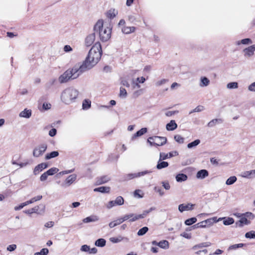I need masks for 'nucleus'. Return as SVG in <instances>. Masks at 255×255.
I'll list each match as a JSON object with an SVG mask.
<instances>
[{
    "instance_id": "32",
    "label": "nucleus",
    "mask_w": 255,
    "mask_h": 255,
    "mask_svg": "<svg viewBox=\"0 0 255 255\" xmlns=\"http://www.w3.org/2000/svg\"><path fill=\"white\" fill-rule=\"evenodd\" d=\"M106 241L104 239H99L97 240L95 243V245L97 247H103L106 245Z\"/></svg>"
},
{
    "instance_id": "19",
    "label": "nucleus",
    "mask_w": 255,
    "mask_h": 255,
    "mask_svg": "<svg viewBox=\"0 0 255 255\" xmlns=\"http://www.w3.org/2000/svg\"><path fill=\"white\" fill-rule=\"evenodd\" d=\"M209 175L208 171L205 169L199 170L196 174V177L199 179H204Z\"/></svg>"
},
{
    "instance_id": "58",
    "label": "nucleus",
    "mask_w": 255,
    "mask_h": 255,
    "mask_svg": "<svg viewBox=\"0 0 255 255\" xmlns=\"http://www.w3.org/2000/svg\"><path fill=\"white\" fill-rule=\"evenodd\" d=\"M63 49L65 52H70L72 51L73 50L72 47L69 45H65Z\"/></svg>"
},
{
    "instance_id": "37",
    "label": "nucleus",
    "mask_w": 255,
    "mask_h": 255,
    "mask_svg": "<svg viewBox=\"0 0 255 255\" xmlns=\"http://www.w3.org/2000/svg\"><path fill=\"white\" fill-rule=\"evenodd\" d=\"M132 215H133V216H132V217L130 218V219L129 220L130 222H134V221H135L139 219L144 218V215H141V214L135 215L134 214H132Z\"/></svg>"
},
{
    "instance_id": "49",
    "label": "nucleus",
    "mask_w": 255,
    "mask_h": 255,
    "mask_svg": "<svg viewBox=\"0 0 255 255\" xmlns=\"http://www.w3.org/2000/svg\"><path fill=\"white\" fill-rule=\"evenodd\" d=\"M218 122H222V120L218 119H213L208 124V126L210 127H212L215 126Z\"/></svg>"
},
{
    "instance_id": "23",
    "label": "nucleus",
    "mask_w": 255,
    "mask_h": 255,
    "mask_svg": "<svg viewBox=\"0 0 255 255\" xmlns=\"http://www.w3.org/2000/svg\"><path fill=\"white\" fill-rule=\"evenodd\" d=\"M31 116V111L30 110L24 109L23 111L21 112L19 116L22 118H29Z\"/></svg>"
},
{
    "instance_id": "15",
    "label": "nucleus",
    "mask_w": 255,
    "mask_h": 255,
    "mask_svg": "<svg viewBox=\"0 0 255 255\" xmlns=\"http://www.w3.org/2000/svg\"><path fill=\"white\" fill-rule=\"evenodd\" d=\"M95 39V32L89 34L85 39V44L87 46H91Z\"/></svg>"
},
{
    "instance_id": "55",
    "label": "nucleus",
    "mask_w": 255,
    "mask_h": 255,
    "mask_svg": "<svg viewBox=\"0 0 255 255\" xmlns=\"http://www.w3.org/2000/svg\"><path fill=\"white\" fill-rule=\"evenodd\" d=\"M243 215L246 218H249L250 219H253L255 218L254 215L251 212H247L245 214H243Z\"/></svg>"
},
{
    "instance_id": "11",
    "label": "nucleus",
    "mask_w": 255,
    "mask_h": 255,
    "mask_svg": "<svg viewBox=\"0 0 255 255\" xmlns=\"http://www.w3.org/2000/svg\"><path fill=\"white\" fill-rule=\"evenodd\" d=\"M151 171L150 170H145L142 172H139L136 173H130L127 175L126 179L128 180H130L134 178L139 177L142 176H144L145 174H149L151 173Z\"/></svg>"
},
{
    "instance_id": "35",
    "label": "nucleus",
    "mask_w": 255,
    "mask_h": 255,
    "mask_svg": "<svg viewBox=\"0 0 255 255\" xmlns=\"http://www.w3.org/2000/svg\"><path fill=\"white\" fill-rule=\"evenodd\" d=\"M252 43V40L249 38H245V39L241 40V41H238L237 42V44L238 45H240V44H251Z\"/></svg>"
},
{
    "instance_id": "2",
    "label": "nucleus",
    "mask_w": 255,
    "mask_h": 255,
    "mask_svg": "<svg viewBox=\"0 0 255 255\" xmlns=\"http://www.w3.org/2000/svg\"><path fill=\"white\" fill-rule=\"evenodd\" d=\"M95 32H98L100 40L103 42L107 41L111 36L112 28L110 26L104 28V22L102 19H99L94 26Z\"/></svg>"
},
{
    "instance_id": "59",
    "label": "nucleus",
    "mask_w": 255,
    "mask_h": 255,
    "mask_svg": "<svg viewBox=\"0 0 255 255\" xmlns=\"http://www.w3.org/2000/svg\"><path fill=\"white\" fill-rule=\"evenodd\" d=\"M204 110V107L203 106H198L194 109V111H196V112H200Z\"/></svg>"
},
{
    "instance_id": "20",
    "label": "nucleus",
    "mask_w": 255,
    "mask_h": 255,
    "mask_svg": "<svg viewBox=\"0 0 255 255\" xmlns=\"http://www.w3.org/2000/svg\"><path fill=\"white\" fill-rule=\"evenodd\" d=\"M110 180V178L108 176H103L97 178L96 183L97 185L103 184L107 183Z\"/></svg>"
},
{
    "instance_id": "39",
    "label": "nucleus",
    "mask_w": 255,
    "mask_h": 255,
    "mask_svg": "<svg viewBox=\"0 0 255 255\" xmlns=\"http://www.w3.org/2000/svg\"><path fill=\"white\" fill-rule=\"evenodd\" d=\"M200 143L199 139H196L187 144V147L188 148H192L198 145Z\"/></svg>"
},
{
    "instance_id": "4",
    "label": "nucleus",
    "mask_w": 255,
    "mask_h": 255,
    "mask_svg": "<svg viewBox=\"0 0 255 255\" xmlns=\"http://www.w3.org/2000/svg\"><path fill=\"white\" fill-rule=\"evenodd\" d=\"M78 74L75 73L74 68L69 69L66 70L63 74H62L58 78V80L60 83H65L70 80H73L77 78Z\"/></svg>"
},
{
    "instance_id": "63",
    "label": "nucleus",
    "mask_w": 255,
    "mask_h": 255,
    "mask_svg": "<svg viewBox=\"0 0 255 255\" xmlns=\"http://www.w3.org/2000/svg\"><path fill=\"white\" fill-rule=\"evenodd\" d=\"M146 79L143 77H138L136 79V81L139 83H143L145 81Z\"/></svg>"
},
{
    "instance_id": "53",
    "label": "nucleus",
    "mask_w": 255,
    "mask_h": 255,
    "mask_svg": "<svg viewBox=\"0 0 255 255\" xmlns=\"http://www.w3.org/2000/svg\"><path fill=\"white\" fill-rule=\"evenodd\" d=\"M127 95V91L125 88H121L120 92V96L121 97L125 98Z\"/></svg>"
},
{
    "instance_id": "24",
    "label": "nucleus",
    "mask_w": 255,
    "mask_h": 255,
    "mask_svg": "<svg viewBox=\"0 0 255 255\" xmlns=\"http://www.w3.org/2000/svg\"><path fill=\"white\" fill-rule=\"evenodd\" d=\"M99 218L95 215H92L89 217H88L86 218H84L83 220V222L84 223H88L90 222H94L98 221Z\"/></svg>"
},
{
    "instance_id": "18",
    "label": "nucleus",
    "mask_w": 255,
    "mask_h": 255,
    "mask_svg": "<svg viewBox=\"0 0 255 255\" xmlns=\"http://www.w3.org/2000/svg\"><path fill=\"white\" fill-rule=\"evenodd\" d=\"M136 28L134 26H124L122 28V31L123 33L128 34L131 33H133L135 31Z\"/></svg>"
},
{
    "instance_id": "14",
    "label": "nucleus",
    "mask_w": 255,
    "mask_h": 255,
    "mask_svg": "<svg viewBox=\"0 0 255 255\" xmlns=\"http://www.w3.org/2000/svg\"><path fill=\"white\" fill-rule=\"evenodd\" d=\"M48 167L47 164L46 163H41L36 166L33 170V173L34 175L39 174L43 169L46 168Z\"/></svg>"
},
{
    "instance_id": "6",
    "label": "nucleus",
    "mask_w": 255,
    "mask_h": 255,
    "mask_svg": "<svg viewBox=\"0 0 255 255\" xmlns=\"http://www.w3.org/2000/svg\"><path fill=\"white\" fill-rule=\"evenodd\" d=\"M47 148L46 143H42L35 147L33 151V155L35 157H39L42 156Z\"/></svg>"
},
{
    "instance_id": "44",
    "label": "nucleus",
    "mask_w": 255,
    "mask_h": 255,
    "mask_svg": "<svg viewBox=\"0 0 255 255\" xmlns=\"http://www.w3.org/2000/svg\"><path fill=\"white\" fill-rule=\"evenodd\" d=\"M238 87V84L237 82H231L227 84V88L228 89H237Z\"/></svg>"
},
{
    "instance_id": "16",
    "label": "nucleus",
    "mask_w": 255,
    "mask_h": 255,
    "mask_svg": "<svg viewBox=\"0 0 255 255\" xmlns=\"http://www.w3.org/2000/svg\"><path fill=\"white\" fill-rule=\"evenodd\" d=\"M255 51V44L250 46L244 50L245 56L250 57L254 54Z\"/></svg>"
},
{
    "instance_id": "64",
    "label": "nucleus",
    "mask_w": 255,
    "mask_h": 255,
    "mask_svg": "<svg viewBox=\"0 0 255 255\" xmlns=\"http://www.w3.org/2000/svg\"><path fill=\"white\" fill-rule=\"evenodd\" d=\"M249 90L255 92V82L253 83L249 86Z\"/></svg>"
},
{
    "instance_id": "12",
    "label": "nucleus",
    "mask_w": 255,
    "mask_h": 255,
    "mask_svg": "<svg viewBox=\"0 0 255 255\" xmlns=\"http://www.w3.org/2000/svg\"><path fill=\"white\" fill-rule=\"evenodd\" d=\"M159 155H160V160H164L167 158H171L173 156H175L178 155V153L176 151H173L170 152L168 153H165L164 152H160Z\"/></svg>"
},
{
    "instance_id": "26",
    "label": "nucleus",
    "mask_w": 255,
    "mask_h": 255,
    "mask_svg": "<svg viewBox=\"0 0 255 255\" xmlns=\"http://www.w3.org/2000/svg\"><path fill=\"white\" fill-rule=\"evenodd\" d=\"M211 245V243L210 242H204L199 244L196 245L193 247L194 250H197L198 249H201L204 247H208Z\"/></svg>"
},
{
    "instance_id": "17",
    "label": "nucleus",
    "mask_w": 255,
    "mask_h": 255,
    "mask_svg": "<svg viewBox=\"0 0 255 255\" xmlns=\"http://www.w3.org/2000/svg\"><path fill=\"white\" fill-rule=\"evenodd\" d=\"M242 177L246 178H253L255 177V169L250 171H246L243 172L241 175Z\"/></svg>"
},
{
    "instance_id": "36",
    "label": "nucleus",
    "mask_w": 255,
    "mask_h": 255,
    "mask_svg": "<svg viewBox=\"0 0 255 255\" xmlns=\"http://www.w3.org/2000/svg\"><path fill=\"white\" fill-rule=\"evenodd\" d=\"M244 245V244L242 243L231 245L228 248V251H230L232 250H235L239 248L243 247Z\"/></svg>"
},
{
    "instance_id": "5",
    "label": "nucleus",
    "mask_w": 255,
    "mask_h": 255,
    "mask_svg": "<svg viewBox=\"0 0 255 255\" xmlns=\"http://www.w3.org/2000/svg\"><path fill=\"white\" fill-rule=\"evenodd\" d=\"M167 138L163 136H154L147 139V142L151 146H162L165 144Z\"/></svg>"
},
{
    "instance_id": "22",
    "label": "nucleus",
    "mask_w": 255,
    "mask_h": 255,
    "mask_svg": "<svg viewBox=\"0 0 255 255\" xmlns=\"http://www.w3.org/2000/svg\"><path fill=\"white\" fill-rule=\"evenodd\" d=\"M177 127V125L174 120H171L166 125V128L167 130H173Z\"/></svg>"
},
{
    "instance_id": "1",
    "label": "nucleus",
    "mask_w": 255,
    "mask_h": 255,
    "mask_svg": "<svg viewBox=\"0 0 255 255\" xmlns=\"http://www.w3.org/2000/svg\"><path fill=\"white\" fill-rule=\"evenodd\" d=\"M101 45L99 42H96L89 50L82 64H98L102 56Z\"/></svg>"
},
{
    "instance_id": "52",
    "label": "nucleus",
    "mask_w": 255,
    "mask_h": 255,
    "mask_svg": "<svg viewBox=\"0 0 255 255\" xmlns=\"http://www.w3.org/2000/svg\"><path fill=\"white\" fill-rule=\"evenodd\" d=\"M90 246L87 245H84L81 246L80 250L81 252H87L89 253L90 252Z\"/></svg>"
},
{
    "instance_id": "46",
    "label": "nucleus",
    "mask_w": 255,
    "mask_h": 255,
    "mask_svg": "<svg viewBox=\"0 0 255 255\" xmlns=\"http://www.w3.org/2000/svg\"><path fill=\"white\" fill-rule=\"evenodd\" d=\"M114 202L116 204V205H122L124 203V200L122 196H119L116 199Z\"/></svg>"
},
{
    "instance_id": "30",
    "label": "nucleus",
    "mask_w": 255,
    "mask_h": 255,
    "mask_svg": "<svg viewBox=\"0 0 255 255\" xmlns=\"http://www.w3.org/2000/svg\"><path fill=\"white\" fill-rule=\"evenodd\" d=\"M158 246L164 249H167L169 248L168 242L166 240L161 241L158 243Z\"/></svg>"
},
{
    "instance_id": "28",
    "label": "nucleus",
    "mask_w": 255,
    "mask_h": 255,
    "mask_svg": "<svg viewBox=\"0 0 255 255\" xmlns=\"http://www.w3.org/2000/svg\"><path fill=\"white\" fill-rule=\"evenodd\" d=\"M110 190V187L101 186L94 189V192H100L101 193H109Z\"/></svg>"
},
{
    "instance_id": "25",
    "label": "nucleus",
    "mask_w": 255,
    "mask_h": 255,
    "mask_svg": "<svg viewBox=\"0 0 255 255\" xmlns=\"http://www.w3.org/2000/svg\"><path fill=\"white\" fill-rule=\"evenodd\" d=\"M59 155V152L57 151H53L50 153H48L45 155V159L49 160L52 158L57 157Z\"/></svg>"
},
{
    "instance_id": "3",
    "label": "nucleus",
    "mask_w": 255,
    "mask_h": 255,
    "mask_svg": "<svg viewBox=\"0 0 255 255\" xmlns=\"http://www.w3.org/2000/svg\"><path fill=\"white\" fill-rule=\"evenodd\" d=\"M79 95V91L72 87L64 89L61 94V101L66 105H69L75 102Z\"/></svg>"
},
{
    "instance_id": "62",
    "label": "nucleus",
    "mask_w": 255,
    "mask_h": 255,
    "mask_svg": "<svg viewBox=\"0 0 255 255\" xmlns=\"http://www.w3.org/2000/svg\"><path fill=\"white\" fill-rule=\"evenodd\" d=\"M48 176H49V175L47 174H46V172H44L41 175V176L40 177V180L41 181H44L46 180Z\"/></svg>"
},
{
    "instance_id": "60",
    "label": "nucleus",
    "mask_w": 255,
    "mask_h": 255,
    "mask_svg": "<svg viewBox=\"0 0 255 255\" xmlns=\"http://www.w3.org/2000/svg\"><path fill=\"white\" fill-rule=\"evenodd\" d=\"M178 113V111H168L165 113V115L167 117H171L173 115H174L175 114H177Z\"/></svg>"
},
{
    "instance_id": "40",
    "label": "nucleus",
    "mask_w": 255,
    "mask_h": 255,
    "mask_svg": "<svg viewBox=\"0 0 255 255\" xmlns=\"http://www.w3.org/2000/svg\"><path fill=\"white\" fill-rule=\"evenodd\" d=\"M201 83L200 85L201 87L207 86L209 84L210 81L206 77H203L201 79Z\"/></svg>"
},
{
    "instance_id": "13",
    "label": "nucleus",
    "mask_w": 255,
    "mask_h": 255,
    "mask_svg": "<svg viewBox=\"0 0 255 255\" xmlns=\"http://www.w3.org/2000/svg\"><path fill=\"white\" fill-rule=\"evenodd\" d=\"M194 205L191 203L187 204H181L178 206V210L180 212H183L184 211L191 210L193 209Z\"/></svg>"
},
{
    "instance_id": "50",
    "label": "nucleus",
    "mask_w": 255,
    "mask_h": 255,
    "mask_svg": "<svg viewBox=\"0 0 255 255\" xmlns=\"http://www.w3.org/2000/svg\"><path fill=\"white\" fill-rule=\"evenodd\" d=\"M174 139L179 143H183L184 141V138L179 134L174 136Z\"/></svg>"
},
{
    "instance_id": "21",
    "label": "nucleus",
    "mask_w": 255,
    "mask_h": 255,
    "mask_svg": "<svg viewBox=\"0 0 255 255\" xmlns=\"http://www.w3.org/2000/svg\"><path fill=\"white\" fill-rule=\"evenodd\" d=\"M168 165L169 164L167 162L160 160V155H159V159L156 165V168L158 169H161L167 167Z\"/></svg>"
},
{
    "instance_id": "61",
    "label": "nucleus",
    "mask_w": 255,
    "mask_h": 255,
    "mask_svg": "<svg viewBox=\"0 0 255 255\" xmlns=\"http://www.w3.org/2000/svg\"><path fill=\"white\" fill-rule=\"evenodd\" d=\"M56 132H57V130L55 128H52L49 131V135L50 136L53 137L56 135Z\"/></svg>"
},
{
    "instance_id": "43",
    "label": "nucleus",
    "mask_w": 255,
    "mask_h": 255,
    "mask_svg": "<svg viewBox=\"0 0 255 255\" xmlns=\"http://www.w3.org/2000/svg\"><path fill=\"white\" fill-rule=\"evenodd\" d=\"M197 221V219L195 217H193L186 220L185 221V224L186 225L190 226L195 223Z\"/></svg>"
},
{
    "instance_id": "31",
    "label": "nucleus",
    "mask_w": 255,
    "mask_h": 255,
    "mask_svg": "<svg viewBox=\"0 0 255 255\" xmlns=\"http://www.w3.org/2000/svg\"><path fill=\"white\" fill-rule=\"evenodd\" d=\"M117 13H115V10L114 9H111L107 11L106 15L108 18L110 19H113L116 17Z\"/></svg>"
},
{
    "instance_id": "34",
    "label": "nucleus",
    "mask_w": 255,
    "mask_h": 255,
    "mask_svg": "<svg viewBox=\"0 0 255 255\" xmlns=\"http://www.w3.org/2000/svg\"><path fill=\"white\" fill-rule=\"evenodd\" d=\"M124 238L121 236H119L117 237H112L110 238V241L113 243H118L124 240Z\"/></svg>"
},
{
    "instance_id": "45",
    "label": "nucleus",
    "mask_w": 255,
    "mask_h": 255,
    "mask_svg": "<svg viewBox=\"0 0 255 255\" xmlns=\"http://www.w3.org/2000/svg\"><path fill=\"white\" fill-rule=\"evenodd\" d=\"M245 237L249 239H255V231H251L245 234Z\"/></svg>"
},
{
    "instance_id": "9",
    "label": "nucleus",
    "mask_w": 255,
    "mask_h": 255,
    "mask_svg": "<svg viewBox=\"0 0 255 255\" xmlns=\"http://www.w3.org/2000/svg\"><path fill=\"white\" fill-rule=\"evenodd\" d=\"M77 175L73 174L69 175L65 180L61 184V186L63 188H66L73 184L76 180Z\"/></svg>"
},
{
    "instance_id": "51",
    "label": "nucleus",
    "mask_w": 255,
    "mask_h": 255,
    "mask_svg": "<svg viewBox=\"0 0 255 255\" xmlns=\"http://www.w3.org/2000/svg\"><path fill=\"white\" fill-rule=\"evenodd\" d=\"M49 253V251L46 248L42 249L40 252L34 254V255H47Z\"/></svg>"
},
{
    "instance_id": "27",
    "label": "nucleus",
    "mask_w": 255,
    "mask_h": 255,
    "mask_svg": "<svg viewBox=\"0 0 255 255\" xmlns=\"http://www.w3.org/2000/svg\"><path fill=\"white\" fill-rule=\"evenodd\" d=\"M187 176L183 173H179L176 176V180L179 182L185 181L187 180Z\"/></svg>"
},
{
    "instance_id": "7",
    "label": "nucleus",
    "mask_w": 255,
    "mask_h": 255,
    "mask_svg": "<svg viewBox=\"0 0 255 255\" xmlns=\"http://www.w3.org/2000/svg\"><path fill=\"white\" fill-rule=\"evenodd\" d=\"M94 67V65H75L73 68L74 70L78 76L83 72L91 69Z\"/></svg>"
},
{
    "instance_id": "41",
    "label": "nucleus",
    "mask_w": 255,
    "mask_h": 255,
    "mask_svg": "<svg viewBox=\"0 0 255 255\" xmlns=\"http://www.w3.org/2000/svg\"><path fill=\"white\" fill-rule=\"evenodd\" d=\"M59 169L58 168L56 167H52L46 171V174L48 175H53L57 173Z\"/></svg>"
},
{
    "instance_id": "10",
    "label": "nucleus",
    "mask_w": 255,
    "mask_h": 255,
    "mask_svg": "<svg viewBox=\"0 0 255 255\" xmlns=\"http://www.w3.org/2000/svg\"><path fill=\"white\" fill-rule=\"evenodd\" d=\"M216 218H213L212 219H209L203 221L202 222H201L200 223H198V224H196L194 226H197V227H200V228H205L207 226V224H212L213 223V221L214 222H218L219 221L221 220L222 219H224V218H219L217 221H216Z\"/></svg>"
},
{
    "instance_id": "48",
    "label": "nucleus",
    "mask_w": 255,
    "mask_h": 255,
    "mask_svg": "<svg viewBox=\"0 0 255 255\" xmlns=\"http://www.w3.org/2000/svg\"><path fill=\"white\" fill-rule=\"evenodd\" d=\"M83 109H88L91 107V101L88 100H85L83 102Z\"/></svg>"
},
{
    "instance_id": "38",
    "label": "nucleus",
    "mask_w": 255,
    "mask_h": 255,
    "mask_svg": "<svg viewBox=\"0 0 255 255\" xmlns=\"http://www.w3.org/2000/svg\"><path fill=\"white\" fill-rule=\"evenodd\" d=\"M237 178L236 176H231L227 180L226 184L228 185H232L234 184L237 181Z\"/></svg>"
},
{
    "instance_id": "56",
    "label": "nucleus",
    "mask_w": 255,
    "mask_h": 255,
    "mask_svg": "<svg viewBox=\"0 0 255 255\" xmlns=\"http://www.w3.org/2000/svg\"><path fill=\"white\" fill-rule=\"evenodd\" d=\"M141 191L140 190L137 189L135 190L134 192V197H138V198H142L143 197V194L142 195L140 194L139 193H141Z\"/></svg>"
},
{
    "instance_id": "47",
    "label": "nucleus",
    "mask_w": 255,
    "mask_h": 255,
    "mask_svg": "<svg viewBox=\"0 0 255 255\" xmlns=\"http://www.w3.org/2000/svg\"><path fill=\"white\" fill-rule=\"evenodd\" d=\"M234 223V220L232 218L228 217L226 220H224L223 224L225 225H230L233 224Z\"/></svg>"
},
{
    "instance_id": "29",
    "label": "nucleus",
    "mask_w": 255,
    "mask_h": 255,
    "mask_svg": "<svg viewBox=\"0 0 255 255\" xmlns=\"http://www.w3.org/2000/svg\"><path fill=\"white\" fill-rule=\"evenodd\" d=\"M236 224H239V226L241 227L243 226V225L250 224V221H249L245 217L242 216L240 220L239 221V223H237Z\"/></svg>"
},
{
    "instance_id": "8",
    "label": "nucleus",
    "mask_w": 255,
    "mask_h": 255,
    "mask_svg": "<svg viewBox=\"0 0 255 255\" xmlns=\"http://www.w3.org/2000/svg\"><path fill=\"white\" fill-rule=\"evenodd\" d=\"M45 206L44 205H40L35 206L31 209L25 210L24 212L27 214H31L32 213L40 214L44 212Z\"/></svg>"
},
{
    "instance_id": "42",
    "label": "nucleus",
    "mask_w": 255,
    "mask_h": 255,
    "mask_svg": "<svg viewBox=\"0 0 255 255\" xmlns=\"http://www.w3.org/2000/svg\"><path fill=\"white\" fill-rule=\"evenodd\" d=\"M148 230V228L147 227H144L141 229H139L137 232V235L141 236L145 234Z\"/></svg>"
},
{
    "instance_id": "33",
    "label": "nucleus",
    "mask_w": 255,
    "mask_h": 255,
    "mask_svg": "<svg viewBox=\"0 0 255 255\" xmlns=\"http://www.w3.org/2000/svg\"><path fill=\"white\" fill-rule=\"evenodd\" d=\"M147 132L146 128H142L139 130L137 131L133 136L132 138H135L138 136H141L143 134Z\"/></svg>"
},
{
    "instance_id": "54",
    "label": "nucleus",
    "mask_w": 255,
    "mask_h": 255,
    "mask_svg": "<svg viewBox=\"0 0 255 255\" xmlns=\"http://www.w3.org/2000/svg\"><path fill=\"white\" fill-rule=\"evenodd\" d=\"M131 84L133 89H139L140 88L139 84L134 80H132Z\"/></svg>"
},
{
    "instance_id": "57",
    "label": "nucleus",
    "mask_w": 255,
    "mask_h": 255,
    "mask_svg": "<svg viewBox=\"0 0 255 255\" xmlns=\"http://www.w3.org/2000/svg\"><path fill=\"white\" fill-rule=\"evenodd\" d=\"M16 245L15 244H12V245H9L7 247V250L8 251H10V252H12V251H14L16 249Z\"/></svg>"
}]
</instances>
